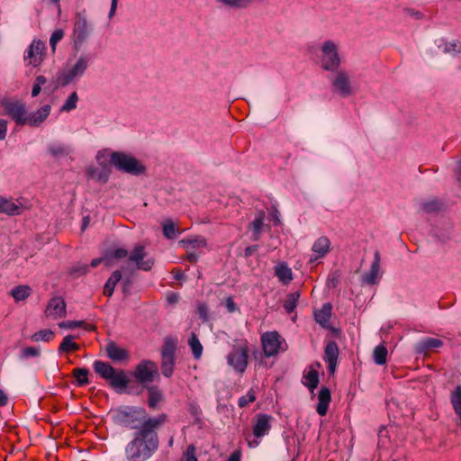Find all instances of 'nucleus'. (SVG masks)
<instances>
[{"mask_svg": "<svg viewBox=\"0 0 461 461\" xmlns=\"http://www.w3.org/2000/svg\"><path fill=\"white\" fill-rule=\"evenodd\" d=\"M167 420V415L162 413L154 419H149L136 430L133 438L124 449L127 461H147L158 449L159 439L157 429Z\"/></svg>", "mask_w": 461, "mask_h": 461, "instance_id": "nucleus-1", "label": "nucleus"}, {"mask_svg": "<svg viewBox=\"0 0 461 461\" xmlns=\"http://www.w3.org/2000/svg\"><path fill=\"white\" fill-rule=\"evenodd\" d=\"M113 420L115 424L139 430L149 419L144 408L123 406L113 412Z\"/></svg>", "mask_w": 461, "mask_h": 461, "instance_id": "nucleus-2", "label": "nucleus"}, {"mask_svg": "<svg viewBox=\"0 0 461 461\" xmlns=\"http://www.w3.org/2000/svg\"><path fill=\"white\" fill-rule=\"evenodd\" d=\"M95 372L103 379L108 382L109 385L118 393H124L129 385L130 380L122 369H116L109 363L95 360L93 364Z\"/></svg>", "mask_w": 461, "mask_h": 461, "instance_id": "nucleus-3", "label": "nucleus"}, {"mask_svg": "<svg viewBox=\"0 0 461 461\" xmlns=\"http://www.w3.org/2000/svg\"><path fill=\"white\" fill-rule=\"evenodd\" d=\"M110 163L120 172L131 176H141L146 173V167L132 155L123 151H113Z\"/></svg>", "mask_w": 461, "mask_h": 461, "instance_id": "nucleus-4", "label": "nucleus"}, {"mask_svg": "<svg viewBox=\"0 0 461 461\" xmlns=\"http://www.w3.org/2000/svg\"><path fill=\"white\" fill-rule=\"evenodd\" d=\"M0 106L4 113L13 120L17 126L27 125L28 108L25 102L18 99L3 98Z\"/></svg>", "mask_w": 461, "mask_h": 461, "instance_id": "nucleus-5", "label": "nucleus"}, {"mask_svg": "<svg viewBox=\"0 0 461 461\" xmlns=\"http://www.w3.org/2000/svg\"><path fill=\"white\" fill-rule=\"evenodd\" d=\"M330 83L332 93L343 98L354 95L357 92V86L352 83L349 74L345 69L332 72Z\"/></svg>", "mask_w": 461, "mask_h": 461, "instance_id": "nucleus-6", "label": "nucleus"}, {"mask_svg": "<svg viewBox=\"0 0 461 461\" xmlns=\"http://www.w3.org/2000/svg\"><path fill=\"white\" fill-rule=\"evenodd\" d=\"M341 59L338 46L332 41H325L321 46V67L323 70L335 72L340 69Z\"/></svg>", "mask_w": 461, "mask_h": 461, "instance_id": "nucleus-7", "label": "nucleus"}, {"mask_svg": "<svg viewBox=\"0 0 461 461\" xmlns=\"http://www.w3.org/2000/svg\"><path fill=\"white\" fill-rule=\"evenodd\" d=\"M90 62V54L85 53L80 55L74 65H72L67 70H64L61 73H59L58 77L59 83L61 86H65L69 85L75 79L81 77L86 71Z\"/></svg>", "mask_w": 461, "mask_h": 461, "instance_id": "nucleus-8", "label": "nucleus"}, {"mask_svg": "<svg viewBox=\"0 0 461 461\" xmlns=\"http://www.w3.org/2000/svg\"><path fill=\"white\" fill-rule=\"evenodd\" d=\"M249 348L246 340L240 341L232 347L227 356V362L236 372L243 374L248 366Z\"/></svg>", "mask_w": 461, "mask_h": 461, "instance_id": "nucleus-9", "label": "nucleus"}, {"mask_svg": "<svg viewBox=\"0 0 461 461\" xmlns=\"http://www.w3.org/2000/svg\"><path fill=\"white\" fill-rule=\"evenodd\" d=\"M92 32V26L88 23L86 12L77 13L73 28V46L78 51L86 41Z\"/></svg>", "mask_w": 461, "mask_h": 461, "instance_id": "nucleus-10", "label": "nucleus"}, {"mask_svg": "<svg viewBox=\"0 0 461 461\" xmlns=\"http://www.w3.org/2000/svg\"><path fill=\"white\" fill-rule=\"evenodd\" d=\"M176 342L172 339H166L161 348V373L165 377H171L176 364Z\"/></svg>", "mask_w": 461, "mask_h": 461, "instance_id": "nucleus-11", "label": "nucleus"}, {"mask_svg": "<svg viewBox=\"0 0 461 461\" xmlns=\"http://www.w3.org/2000/svg\"><path fill=\"white\" fill-rule=\"evenodd\" d=\"M158 375V369L155 362L151 360H142L135 367L133 376L144 387L146 384L152 383L155 377Z\"/></svg>", "mask_w": 461, "mask_h": 461, "instance_id": "nucleus-12", "label": "nucleus"}, {"mask_svg": "<svg viewBox=\"0 0 461 461\" xmlns=\"http://www.w3.org/2000/svg\"><path fill=\"white\" fill-rule=\"evenodd\" d=\"M46 55V44L41 40H33L24 53V61L34 68L39 67Z\"/></svg>", "mask_w": 461, "mask_h": 461, "instance_id": "nucleus-13", "label": "nucleus"}, {"mask_svg": "<svg viewBox=\"0 0 461 461\" xmlns=\"http://www.w3.org/2000/svg\"><path fill=\"white\" fill-rule=\"evenodd\" d=\"M261 343L266 357H274L281 349L283 340L277 331H267L261 336Z\"/></svg>", "mask_w": 461, "mask_h": 461, "instance_id": "nucleus-14", "label": "nucleus"}, {"mask_svg": "<svg viewBox=\"0 0 461 461\" xmlns=\"http://www.w3.org/2000/svg\"><path fill=\"white\" fill-rule=\"evenodd\" d=\"M147 256L145 247L142 245H137L131 252L129 260L135 263L136 267L140 270L149 271L154 265V260L151 258H145Z\"/></svg>", "mask_w": 461, "mask_h": 461, "instance_id": "nucleus-15", "label": "nucleus"}, {"mask_svg": "<svg viewBox=\"0 0 461 461\" xmlns=\"http://www.w3.org/2000/svg\"><path fill=\"white\" fill-rule=\"evenodd\" d=\"M381 269V258L378 250L374 253V260L372 261L370 269L368 272L362 276V283L374 285L378 283V280L382 276Z\"/></svg>", "mask_w": 461, "mask_h": 461, "instance_id": "nucleus-16", "label": "nucleus"}, {"mask_svg": "<svg viewBox=\"0 0 461 461\" xmlns=\"http://www.w3.org/2000/svg\"><path fill=\"white\" fill-rule=\"evenodd\" d=\"M66 303L62 297L51 298L45 309L47 318L59 319L66 316Z\"/></svg>", "mask_w": 461, "mask_h": 461, "instance_id": "nucleus-17", "label": "nucleus"}, {"mask_svg": "<svg viewBox=\"0 0 461 461\" xmlns=\"http://www.w3.org/2000/svg\"><path fill=\"white\" fill-rule=\"evenodd\" d=\"M272 416L266 413H258L254 417L253 434L257 438L267 435L271 429Z\"/></svg>", "mask_w": 461, "mask_h": 461, "instance_id": "nucleus-18", "label": "nucleus"}, {"mask_svg": "<svg viewBox=\"0 0 461 461\" xmlns=\"http://www.w3.org/2000/svg\"><path fill=\"white\" fill-rule=\"evenodd\" d=\"M339 347L333 340L329 341L324 348L323 360L328 364L330 374H334L337 367Z\"/></svg>", "mask_w": 461, "mask_h": 461, "instance_id": "nucleus-19", "label": "nucleus"}, {"mask_svg": "<svg viewBox=\"0 0 461 461\" xmlns=\"http://www.w3.org/2000/svg\"><path fill=\"white\" fill-rule=\"evenodd\" d=\"M105 351L107 357L114 363H119L129 358V352L125 348L119 347L113 340L107 343Z\"/></svg>", "mask_w": 461, "mask_h": 461, "instance_id": "nucleus-20", "label": "nucleus"}, {"mask_svg": "<svg viewBox=\"0 0 461 461\" xmlns=\"http://www.w3.org/2000/svg\"><path fill=\"white\" fill-rule=\"evenodd\" d=\"M330 242L329 239L325 236H321L318 238L312 248V252L315 254L314 257L310 258V263H313L319 258L325 257L326 254L330 252Z\"/></svg>", "mask_w": 461, "mask_h": 461, "instance_id": "nucleus-21", "label": "nucleus"}, {"mask_svg": "<svg viewBox=\"0 0 461 461\" xmlns=\"http://www.w3.org/2000/svg\"><path fill=\"white\" fill-rule=\"evenodd\" d=\"M50 105L46 104L35 112L29 113L27 115V125L31 127L40 126L50 115Z\"/></svg>", "mask_w": 461, "mask_h": 461, "instance_id": "nucleus-22", "label": "nucleus"}, {"mask_svg": "<svg viewBox=\"0 0 461 461\" xmlns=\"http://www.w3.org/2000/svg\"><path fill=\"white\" fill-rule=\"evenodd\" d=\"M330 401L331 396L330 389L326 386H322L319 392L318 404L316 407V411L319 415H326Z\"/></svg>", "mask_w": 461, "mask_h": 461, "instance_id": "nucleus-23", "label": "nucleus"}, {"mask_svg": "<svg viewBox=\"0 0 461 461\" xmlns=\"http://www.w3.org/2000/svg\"><path fill=\"white\" fill-rule=\"evenodd\" d=\"M443 346V341L436 338H425L415 345V352L419 355L425 354L431 348H438Z\"/></svg>", "mask_w": 461, "mask_h": 461, "instance_id": "nucleus-24", "label": "nucleus"}, {"mask_svg": "<svg viewBox=\"0 0 461 461\" xmlns=\"http://www.w3.org/2000/svg\"><path fill=\"white\" fill-rule=\"evenodd\" d=\"M274 269L276 276L284 285H287L293 280L292 269L286 263L280 262L275 267Z\"/></svg>", "mask_w": 461, "mask_h": 461, "instance_id": "nucleus-25", "label": "nucleus"}, {"mask_svg": "<svg viewBox=\"0 0 461 461\" xmlns=\"http://www.w3.org/2000/svg\"><path fill=\"white\" fill-rule=\"evenodd\" d=\"M145 388L148 391V406L154 410L163 400V393L157 385L145 386Z\"/></svg>", "mask_w": 461, "mask_h": 461, "instance_id": "nucleus-26", "label": "nucleus"}, {"mask_svg": "<svg viewBox=\"0 0 461 461\" xmlns=\"http://www.w3.org/2000/svg\"><path fill=\"white\" fill-rule=\"evenodd\" d=\"M265 221L264 211L258 212L255 219L249 223V229L252 230L253 240L258 241L260 239L262 228Z\"/></svg>", "mask_w": 461, "mask_h": 461, "instance_id": "nucleus-27", "label": "nucleus"}, {"mask_svg": "<svg viewBox=\"0 0 461 461\" xmlns=\"http://www.w3.org/2000/svg\"><path fill=\"white\" fill-rule=\"evenodd\" d=\"M332 306L330 303H326L322 307L314 312V319L317 323L322 327H327L331 316Z\"/></svg>", "mask_w": 461, "mask_h": 461, "instance_id": "nucleus-28", "label": "nucleus"}, {"mask_svg": "<svg viewBox=\"0 0 461 461\" xmlns=\"http://www.w3.org/2000/svg\"><path fill=\"white\" fill-rule=\"evenodd\" d=\"M21 212L22 209L19 205L9 199L0 196V212L8 215H19Z\"/></svg>", "mask_w": 461, "mask_h": 461, "instance_id": "nucleus-29", "label": "nucleus"}, {"mask_svg": "<svg viewBox=\"0 0 461 461\" xmlns=\"http://www.w3.org/2000/svg\"><path fill=\"white\" fill-rule=\"evenodd\" d=\"M122 279V273L120 270H115L112 273L104 286V294L107 297H111L114 292L116 285Z\"/></svg>", "mask_w": 461, "mask_h": 461, "instance_id": "nucleus-30", "label": "nucleus"}, {"mask_svg": "<svg viewBox=\"0 0 461 461\" xmlns=\"http://www.w3.org/2000/svg\"><path fill=\"white\" fill-rule=\"evenodd\" d=\"M303 384L312 392L319 384V373L317 370L310 367L308 371L303 373Z\"/></svg>", "mask_w": 461, "mask_h": 461, "instance_id": "nucleus-31", "label": "nucleus"}, {"mask_svg": "<svg viewBox=\"0 0 461 461\" xmlns=\"http://www.w3.org/2000/svg\"><path fill=\"white\" fill-rule=\"evenodd\" d=\"M442 208V203L438 198L422 201L420 203V209L426 213L438 212Z\"/></svg>", "mask_w": 461, "mask_h": 461, "instance_id": "nucleus-32", "label": "nucleus"}, {"mask_svg": "<svg viewBox=\"0 0 461 461\" xmlns=\"http://www.w3.org/2000/svg\"><path fill=\"white\" fill-rule=\"evenodd\" d=\"M450 402L455 414L459 418L461 417V385L456 388L450 393Z\"/></svg>", "mask_w": 461, "mask_h": 461, "instance_id": "nucleus-33", "label": "nucleus"}, {"mask_svg": "<svg viewBox=\"0 0 461 461\" xmlns=\"http://www.w3.org/2000/svg\"><path fill=\"white\" fill-rule=\"evenodd\" d=\"M75 337L73 335H67L64 337L62 342L60 343L58 351L59 353L68 352V351H77L80 348V346L74 342Z\"/></svg>", "mask_w": 461, "mask_h": 461, "instance_id": "nucleus-34", "label": "nucleus"}, {"mask_svg": "<svg viewBox=\"0 0 461 461\" xmlns=\"http://www.w3.org/2000/svg\"><path fill=\"white\" fill-rule=\"evenodd\" d=\"M162 231L163 235L168 240H173L176 238L177 234H180V231L171 219H167L162 223Z\"/></svg>", "mask_w": 461, "mask_h": 461, "instance_id": "nucleus-35", "label": "nucleus"}, {"mask_svg": "<svg viewBox=\"0 0 461 461\" xmlns=\"http://www.w3.org/2000/svg\"><path fill=\"white\" fill-rule=\"evenodd\" d=\"M438 48L443 47V52L446 54L456 55L461 52V41H454L452 42H447L443 40L440 41Z\"/></svg>", "mask_w": 461, "mask_h": 461, "instance_id": "nucleus-36", "label": "nucleus"}, {"mask_svg": "<svg viewBox=\"0 0 461 461\" xmlns=\"http://www.w3.org/2000/svg\"><path fill=\"white\" fill-rule=\"evenodd\" d=\"M10 294L14 298L15 301H23L30 296L31 287L28 285L15 286L11 290Z\"/></svg>", "mask_w": 461, "mask_h": 461, "instance_id": "nucleus-37", "label": "nucleus"}, {"mask_svg": "<svg viewBox=\"0 0 461 461\" xmlns=\"http://www.w3.org/2000/svg\"><path fill=\"white\" fill-rule=\"evenodd\" d=\"M106 254V266L109 267L113 259L124 258L128 256V250L122 248L115 249H107Z\"/></svg>", "mask_w": 461, "mask_h": 461, "instance_id": "nucleus-38", "label": "nucleus"}, {"mask_svg": "<svg viewBox=\"0 0 461 461\" xmlns=\"http://www.w3.org/2000/svg\"><path fill=\"white\" fill-rule=\"evenodd\" d=\"M188 344L191 348L194 357L195 359L200 358L202 356V353H203V346L194 332L191 333V336L188 340Z\"/></svg>", "mask_w": 461, "mask_h": 461, "instance_id": "nucleus-39", "label": "nucleus"}, {"mask_svg": "<svg viewBox=\"0 0 461 461\" xmlns=\"http://www.w3.org/2000/svg\"><path fill=\"white\" fill-rule=\"evenodd\" d=\"M180 244L183 245V247L186 249H198V248H203L206 246V240L201 236H197L194 239H187V240H182L180 241Z\"/></svg>", "mask_w": 461, "mask_h": 461, "instance_id": "nucleus-40", "label": "nucleus"}, {"mask_svg": "<svg viewBox=\"0 0 461 461\" xmlns=\"http://www.w3.org/2000/svg\"><path fill=\"white\" fill-rule=\"evenodd\" d=\"M91 175L97 180L106 183L111 175V168L107 165L104 164L101 168L91 170Z\"/></svg>", "mask_w": 461, "mask_h": 461, "instance_id": "nucleus-41", "label": "nucleus"}, {"mask_svg": "<svg viewBox=\"0 0 461 461\" xmlns=\"http://www.w3.org/2000/svg\"><path fill=\"white\" fill-rule=\"evenodd\" d=\"M301 294L299 291L294 293H290L287 294V297L284 303V308L287 313H291L294 311L297 306V302Z\"/></svg>", "mask_w": 461, "mask_h": 461, "instance_id": "nucleus-42", "label": "nucleus"}, {"mask_svg": "<svg viewBox=\"0 0 461 461\" xmlns=\"http://www.w3.org/2000/svg\"><path fill=\"white\" fill-rule=\"evenodd\" d=\"M387 348L380 344L374 349V361L376 365L382 366L386 363Z\"/></svg>", "mask_w": 461, "mask_h": 461, "instance_id": "nucleus-43", "label": "nucleus"}, {"mask_svg": "<svg viewBox=\"0 0 461 461\" xmlns=\"http://www.w3.org/2000/svg\"><path fill=\"white\" fill-rule=\"evenodd\" d=\"M77 102H78V95H77V93L76 91H74L68 95V97L67 98V100L65 101L63 105L60 107V112H65V113L71 112L72 110L77 108Z\"/></svg>", "mask_w": 461, "mask_h": 461, "instance_id": "nucleus-44", "label": "nucleus"}, {"mask_svg": "<svg viewBox=\"0 0 461 461\" xmlns=\"http://www.w3.org/2000/svg\"><path fill=\"white\" fill-rule=\"evenodd\" d=\"M89 370L86 367L76 368L73 370V376L77 379V385L83 386L89 383Z\"/></svg>", "mask_w": 461, "mask_h": 461, "instance_id": "nucleus-45", "label": "nucleus"}, {"mask_svg": "<svg viewBox=\"0 0 461 461\" xmlns=\"http://www.w3.org/2000/svg\"><path fill=\"white\" fill-rule=\"evenodd\" d=\"M48 150L55 158L65 157L69 154V149L64 144H51Z\"/></svg>", "mask_w": 461, "mask_h": 461, "instance_id": "nucleus-46", "label": "nucleus"}, {"mask_svg": "<svg viewBox=\"0 0 461 461\" xmlns=\"http://www.w3.org/2000/svg\"><path fill=\"white\" fill-rule=\"evenodd\" d=\"M54 338V332L51 330H41L32 335V341H50Z\"/></svg>", "mask_w": 461, "mask_h": 461, "instance_id": "nucleus-47", "label": "nucleus"}, {"mask_svg": "<svg viewBox=\"0 0 461 461\" xmlns=\"http://www.w3.org/2000/svg\"><path fill=\"white\" fill-rule=\"evenodd\" d=\"M64 34L63 29H57L51 33L50 45L53 53L56 51L57 44L63 39Z\"/></svg>", "mask_w": 461, "mask_h": 461, "instance_id": "nucleus-48", "label": "nucleus"}, {"mask_svg": "<svg viewBox=\"0 0 461 461\" xmlns=\"http://www.w3.org/2000/svg\"><path fill=\"white\" fill-rule=\"evenodd\" d=\"M256 393L253 389H250L246 395L239 398L238 405L240 408L246 407L249 403L256 401Z\"/></svg>", "mask_w": 461, "mask_h": 461, "instance_id": "nucleus-49", "label": "nucleus"}, {"mask_svg": "<svg viewBox=\"0 0 461 461\" xmlns=\"http://www.w3.org/2000/svg\"><path fill=\"white\" fill-rule=\"evenodd\" d=\"M436 237L442 242H447L453 238V227L448 226L447 230H442L440 229H436L435 230Z\"/></svg>", "mask_w": 461, "mask_h": 461, "instance_id": "nucleus-50", "label": "nucleus"}, {"mask_svg": "<svg viewBox=\"0 0 461 461\" xmlns=\"http://www.w3.org/2000/svg\"><path fill=\"white\" fill-rule=\"evenodd\" d=\"M88 266L86 264H80L72 267L69 270V275H71L73 277L77 278L81 276L86 275L88 272Z\"/></svg>", "mask_w": 461, "mask_h": 461, "instance_id": "nucleus-51", "label": "nucleus"}, {"mask_svg": "<svg viewBox=\"0 0 461 461\" xmlns=\"http://www.w3.org/2000/svg\"><path fill=\"white\" fill-rule=\"evenodd\" d=\"M46 82H47V79L44 76L36 77L34 83H33L32 90V97H36L37 95H39V94L41 91V86L43 85H45Z\"/></svg>", "mask_w": 461, "mask_h": 461, "instance_id": "nucleus-52", "label": "nucleus"}, {"mask_svg": "<svg viewBox=\"0 0 461 461\" xmlns=\"http://www.w3.org/2000/svg\"><path fill=\"white\" fill-rule=\"evenodd\" d=\"M41 355L40 348L34 347H26L21 351V357L29 358L32 357H39Z\"/></svg>", "mask_w": 461, "mask_h": 461, "instance_id": "nucleus-53", "label": "nucleus"}, {"mask_svg": "<svg viewBox=\"0 0 461 461\" xmlns=\"http://www.w3.org/2000/svg\"><path fill=\"white\" fill-rule=\"evenodd\" d=\"M180 461H198L195 456V447L189 445Z\"/></svg>", "mask_w": 461, "mask_h": 461, "instance_id": "nucleus-54", "label": "nucleus"}, {"mask_svg": "<svg viewBox=\"0 0 461 461\" xmlns=\"http://www.w3.org/2000/svg\"><path fill=\"white\" fill-rule=\"evenodd\" d=\"M84 321H66L59 323V327L61 329H75L84 325Z\"/></svg>", "mask_w": 461, "mask_h": 461, "instance_id": "nucleus-55", "label": "nucleus"}, {"mask_svg": "<svg viewBox=\"0 0 461 461\" xmlns=\"http://www.w3.org/2000/svg\"><path fill=\"white\" fill-rule=\"evenodd\" d=\"M7 133V121L0 119V140H4Z\"/></svg>", "mask_w": 461, "mask_h": 461, "instance_id": "nucleus-56", "label": "nucleus"}, {"mask_svg": "<svg viewBox=\"0 0 461 461\" xmlns=\"http://www.w3.org/2000/svg\"><path fill=\"white\" fill-rule=\"evenodd\" d=\"M102 262H104V263L106 265V254H105V252L104 253L103 257H101V258H94V259L91 261V267H98Z\"/></svg>", "mask_w": 461, "mask_h": 461, "instance_id": "nucleus-57", "label": "nucleus"}, {"mask_svg": "<svg viewBox=\"0 0 461 461\" xmlns=\"http://www.w3.org/2000/svg\"><path fill=\"white\" fill-rule=\"evenodd\" d=\"M198 258H199V255L194 250H191V251L187 252L186 259L190 263H195L198 260Z\"/></svg>", "mask_w": 461, "mask_h": 461, "instance_id": "nucleus-58", "label": "nucleus"}, {"mask_svg": "<svg viewBox=\"0 0 461 461\" xmlns=\"http://www.w3.org/2000/svg\"><path fill=\"white\" fill-rule=\"evenodd\" d=\"M258 249V245L249 246L244 250V257L249 258Z\"/></svg>", "mask_w": 461, "mask_h": 461, "instance_id": "nucleus-59", "label": "nucleus"}, {"mask_svg": "<svg viewBox=\"0 0 461 461\" xmlns=\"http://www.w3.org/2000/svg\"><path fill=\"white\" fill-rule=\"evenodd\" d=\"M172 273L174 275V279L175 280L181 281V280H184L185 277L184 272L181 271L180 269H174L172 271Z\"/></svg>", "mask_w": 461, "mask_h": 461, "instance_id": "nucleus-60", "label": "nucleus"}, {"mask_svg": "<svg viewBox=\"0 0 461 461\" xmlns=\"http://www.w3.org/2000/svg\"><path fill=\"white\" fill-rule=\"evenodd\" d=\"M8 403V396L5 392L0 389V407L5 406Z\"/></svg>", "mask_w": 461, "mask_h": 461, "instance_id": "nucleus-61", "label": "nucleus"}, {"mask_svg": "<svg viewBox=\"0 0 461 461\" xmlns=\"http://www.w3.org/2000/svg\"><path fill=\"white\" fill-rule=\"evenodd\" d=\"M200 318H202L203 321H206L207 319V307L205 305H200L198 308Z\"/></svg>", "mask_w": 461, "mask_h": 461, "instance_id": "nucleus-62", "label": "nucleus"}, {"mask_svg": "<svg viewBox=\"0 0 461 461\" xmlns=\"http://www.w3.org/2000/svg\"><path fill=\"white\" fill-rule=\"evenodd\" d=\"M189 411H190V413H191L192 415H194V416H197V415H199V414H200V409H199V407H198L196 404H194V403H191V404L189 405Z\"/></svg>", "mask_w": 461, "mask_h": 461, "instance_id": "nucleus-63", "label": "nucleus"}, {"mask_svg": "<svg viewBox=\"0 0 461 461\" xmlns=\"http://www.w3.org/2000/svg\"><path fill=\"white\" fill-rule=\"evenodd\" d=\"M227 461H240V453L239 451H234L229 456Z\"/></svg>", "mask_w": 461, "mask_h": 461, "instance_id": "nucleus-64", "label": "nucleus"}]
</instances>
